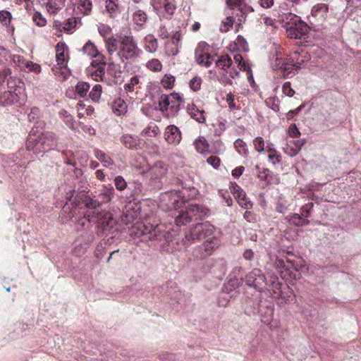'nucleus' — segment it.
<instances>
[{"instance_id": "1", "label": "nucleus", "mask_w": 361, "mask_h": 361, "mask_svg": "<svg viewBox=\"0 0 361 361\" xmlns=\"http://www.w3.org/2000/svg\"><path fill=\"white\" fill-rule=\"evenodd\" d=\"M171 239L173 240V243L166 241L169 246H171V252H173L176 250L181 249V245L187 248L196 240H204L203 245L200 247V250H204V252L200 256L196 255L197 258L202 259L210 255L212 252L216 250L219 245V240L215 235V228L209 222L199 223L191 227L185 233V237L181 239V245L178 239L173 237L171 233ZM168 252H170L169 248H167Z\"/></svg>"}, {"instance_id": "2", "label": "nucleus", "mask_w": 361, "mask_h": 361, "mask_svg": "<svg viewBox=\"0 0 361 361\" xmlns=\"http://www.w3.org/2000/svg\"><path fill=\"white\" fill-rule=\"evenodd\" d=\"M171 239L173 240V243L166 241L169 246H171V252H173L176 250L181 249V245L187 248L196 240H204L203 245L200 247V250H204V252L200 256L196 255L197 258L202 259L210 255L212 252L216 250L219 245V240L215 235V228L209 222L199 223L191 227L185 233V237L181 239V245L178 239L173 237L171 233ZM168 252H170L169 248H167Z\"/></svg>"}, {"instance_id": "3", "label": "nucleus", "mask_w": 361, "mask_h": 361, "mask_svg": "<svg viewBox=\"0 0 361 361\" xmlns=\"http://www.w3.org/2000/svg\"><path fill=\"white\" fill-rule=\"evenodd\" d=\"M37 133V131L32 128L28 135L26 142V148L28 151L32 150L34 153L39 154L46 152L56 146V139L53 133Z\"/></svg>"}, {"instance_id": "4", "label": "nucleus", "mask_w": 361, "mask_h": 361, "mask_svg": "<svg viewBox=\"0 0 361 361\" xmlns=\"http://www.w3.org/2000/svg\"><path fill=\"white\" fill-rule=\"evenodd\" d=\"M162 227L157 222L152 223L150 219H147L143 222L137 224L132 234L134 233L137 237L147 236L150 240H160L164 237L165 241L173 243V240L171 239V233L166 231L164 233Z\"/></svg>"}, {"instance_id": "5", "label": "nucleus", "mask_w": 361, "mask_h": 361, "mask_svg": "<svg viewBox=\"0 0 361 361\" xmlns=\"http://www.w3.org/2000/svg\"><path fill=\"white\" fill-rule=\"evenodd\" d=\"M118 41L120 49L116 56L121 59L122 62H124V60L134 61L142 53L130 33L128 35H121L118 37Z\"/></svg>"}, {"instance_id": "6", "label": "nucleus", "mask_w": 361, "mask_h": 361, "mask_svg": "<svg viewBox=\"0 0 361 361\" xmlns=\"http://www.w3.org/2000/svg\"><path fill=\"white\" fill-rule=\"evenodd\" d=\"M8 91L0 93V106H10L24 100L23 82L18 80V85L14 83L13 86L11 82H8Z\"/></svg>"}, {"instance_id": "7", "label": "nucleus", "mask_w": 361, "mask_h": 361, "mask_svg": "<svg viewBox=\"0 0 361 361\" xmlns=\"http://www.w3.org/2000/svg\"><path fill=\"white\" fill-rule=\"evenodd\" d=\"M209 210L202 205H192L185 211H182L175 218L176 224L178 226L185 225L193 219H200L207 216Z\"/></svg>"}, {"instance_id": "8", "label": "nucleus", "mask_w": 361, "mask_h": 361, "mask_svg": "<svg viewBox=\"0 0 361 361\" xmlns=\"http://www.w3.org/2000/svg\"><path fill=\"white\" fill-rule=\"evenodd\" d=\"M310 59L309 55L304 51H295L286 58V66H285V78H291L302 68V65Z\"/></svg>"}, {"instance_id": "9", "label": "nucleus", "mask_w": 361, "mask_h": 361, "mask_svg": "<svg viewBox=\"0 0 361 361\" xmlns=\"http://www.w3.org/2000/svg\"><path fill=\"white\" fill-rule=\"evenodd\" d=\"M329 13V7L326 4H317L311 10L309 16L310 24L316 29H319L326 21Z\"/></svg>"}, {"instance_id": "10", "label": "nucleus", "mask_w": 361, "mask_h": 361, "mask_svg": "<svg viewBox=\"0 0 361 361\" xmlns=\"http://www.w3.org/2000/svg\"><path fill=\"white\" fill-rule=\"evenodd\" d=\"M247 286L262 291L267 286V279L264 274L259 269L255 268L249 272L245 279Z\"/></svg>"}, {"instance_id": "11", "label": "nucleus", "mask_w": 361, "mask_h": 361, "mask_svg": "<svg viewBox=\"0 0 361 361\" xmlns=\"http://www.w3.org/2000/svg\"><path fill=\"white\" fill-rule=\"evenodd\" d=\"M163 201H168L167 206L169 209H177L181 207L185 200L180 190H171L166 192L162 197Z\"/></svg>"}, {"instance_id": "12", "label": "nucleus", "mask_w": 361, "mask_h": 361, "mask_svg": "<svg viewBox=\"0 0 361 361\" xmlns=\"http://www.w3.org/2000/svg\"><path fill=\"white\" fill-rule=\"evenodd\" d=\"M163 201H168L167 206L169 209H177L181 207L185 200L180 190H171L166 192L162 197Z\"/></svg>"}, {"instance_id": "13", "label": "nucleus", "mask_w": 361, "mask_h": 361, "mask_svg": "<svg viewBox=\"0 0 361 361\" xmlns=\"http://www.w3.org/2000/svg\"><path fill=\"white\" fill-rule=\"evenodd\" d=\"M141 207L139 204L129 202L123 210L121 220L126 224H130L139 217Z\"/></svg>"}, {"instance_id": "14", "label": "nucleus", "mask_w": 361, "mask_h": 361, "mask_svg": "<svg viewBox=\"0 0 361 361\" xmlns=\"http://www.w3.org/2000/svg\"><path fill=\"white\" fill-rule=\"evenodd\" d=\"M168 168L163 161H157L149 169V176L151 179L159 183H163L166 180Z\"/></svg>"}, {"instance_id": "15", "label": "nucleus", "mask_w": 361, "mask_h": 361, "mask_svg": "<svg viewBox=\"0 0 361 361\" xmlns=\"http://www.w3.org/2000/svg\"><path fill=\"white\" fill-rule=\"evenodd\" d=\"M116 225V220L111 214H105L98 221V232L108 235Z\"/></svg>"}, {"instance_id": "16", "label": "nucleus", "mask_w": 361, "mask_h": 361, "mask_svg": "<svg viewBox=\"0 0 361 361\" xmlns=\"http://www.w3.org/2000/svg\"><path fill=\"white\" fill-rule=\"evenodd\" d=\"M282 51L280 48L276 49L274 52L270 54L269 61L271 66L274 70H281L285 77V66H286V61L282 57Z\"/></svg>"}, {"instance_id": "17", "label": "nucleus", "mask_w": 361, "mask_h": 361, "mask_svg": "<svg viewBox=\"0 0 361 361\" xmlns=\"http://www.w3.org/2000/svg\"><path fill=\"white\" fill-rule=\"evenodd\" d=\"M65 49L66 45L63 43H58L56 47V59L58 65L61 66L60 72L63 80L67 79L69 76V73L63 67L66 65Z\"/></svg>"}, {"instance_id": "18", "label": "nucleus", "mask_w": 361, "mask_h": 361, "mask_svg": "<svg viewBox=\"0 0 361 361\" xmlns=\"http://www.w3.org/2000/svg\"><path fill=\"white\" fill-rule=\"evenodd\" d=\"M206 46H207V44L205 42L200 43L195 50V54L196 61L198 64L204 66L205 67H209L212 63L213 58L209 54L203 51L202 48Z\"/></svg>"}, {"instance_id": "19", "label": "nucleus", "mask_w": 361, "mask_h": 361, "mask_svg": "<svg viewBox=\"0 0 361 361\" xmlns=\"http://www.w3.org/2000/svg\"><path fill=\"white\" fill-rule=\"evenodd\" d=\"M181 98L178 94H173L171 96L166 94H162L160 100L159 101V105L160 109L167 110L168 107L171 104L172 108H178L180 106Z\"/></svg>"}, {"instance_id": "20", "label": "nucleus", "mask_w": 361, "mask_h": 361, "mask_svg": "<svg viewBox=\"0 0 361 361\" xmlns=\"http://www.w3.org/2000/svg\"><path fill=\"white\" fill-rule=\"evenodd\" d=\"M164 137L168 143L176 145L180 142L181 133L178 127L171 125L166 128Z\"/></svg>"}, {"instance_id": "21", "label": "nucleus", "mask_w": 361, "mask_h": 361, "mask_svg": "<svg viewBox=\"0 0 361 361\" xmlns=\"http://www.w3.org/2000/svg\"><path fill=\"white\" fill-rule=\"evenodd\" d=\"M288 27L286 30L288 35L293 39H302L307 31L306 25L301 20L293 26H288Z\"/></svg>"}, {"instance_id": "22", "label": "nucleus", "mask_w": 361, "mask_h": 361, "mask_svg": "<svg viewBox=\"0 0 361 361\" xmlns=\"http://www.w3.org/2000/svg\"><path fill=\"white\" fill-rule=\"evenodd\" d=\"M300 20V18L291 12L287 13L279 14L278 16L277 22L283 24V27L287 30L288 26H293L295 23Z\"/></svg>"}, {"instance_id": "23", "label": "nucleus", "mask_w": 361, "mask_h": 361, "mask_svg": "<svg viewBox=\"0 0 361 361\" xmlns=\"http://www.w3.org/2000/svg\"><path fill=\"white\" fill-rule=\"evenodd\" d=\"M256 169L259 171L258 178L261 180L265 181L267 184H278L279 178L276 174L268 169H264L262 171H259V166H256Z\"/></svg>"}, {"instance_id": "24", "label": "nucleus", "mask_w": 361, "mask_h": 361, "mask_svg": "<svg viewBox=\"0 0 361 361\" xmlns=\"http://www.w3.org/2000/svg\"><path fill=\"white\" fill-rule=\"evenodd\" d=\"M274 264L282 278L286 277L287 274L291 276L292 271L290 269L293 267V264L290 261L288 260L286 262L283 259H276Z\"/></svg>"}, {"instance_id": "25", "label": "nucleus", "mask_w": 361, "mask_h": 361, "mask_svg": "<svg viewBox=\"0 0 361 361\" xmlns=\"http://www.w3.org/2000/svg\"><path fill=\"white\" fill-rule=\"evenodd\" d=\"M187 112L192 118L200 123H204L206 121L204 111L199 109L194 104L188 105Z\"/></svg>"}, {"instance_id": "26", "label": "nucleus", "mask_w": 361, "mask_h": 361, "mask_svg": "<svg viewBox=\"0 0 361 361\" xmlns=\"http://www.w3.org/2000/svg\"><path fill=\"white\" fill-rule=\"evenodd\" d=\"M114 195V189L112 187L106 188L104 187L99 190V192L96 196L99 204L109 202Z\"/></svg>"}, {"instance_id": "27", "label": "nucleus", "mask_w": 361, "mask_h": 361, "mask_svg": "<svg viewBox=\"0 0 361 361\" xmlns=\"http://www.w3.org/2000/svg\"><path fill=\"white\" fill-rule=\"evenodd\" d=\"M147 16L146 13L142 10H137L133 14V21L137 26V30L142 28L146 23Z\"/></svg>"}, {"instance_id": "28", "label": "nucleus", "mask_w": 361, "mask_h": 361, "mask_svg": "<svg viewBox=\"0 0 361 361\" xmlns=\"http://www.w3.org/2000/svg\"><path fill=\"white\" fill-rule=\"evenodd\" d=\"M77 8L83 15L88 16L91 13L92 4L90 0H76Z\"/></svg>"}, {"instance_id": "29", "label": "nucleus", "mask_w": 361, "mask_h": 361, "mask_svg": "<svg viewBox=\"0 0 361 361\" xmlns=\"http://www.w3.org/2000/svg\"><path fill=\"white\" fill-rule=\"evenodd\" d=\"M232 63L233 61L228 55H222L216 61V67L226 73H228V70L231 67Z\"/></svg>"}, {"instance_id": "30", "label": "nucleus", "mask_w": 361, "mask_h": 361, "mask_svg": "<svg viewBox=\"0 0 361 361\" xmlns=\"http://www.w3.org/2000/svg\"><path fill=\"white\" fill-rule=\"evenodd\" d=\"M104 41L107 52L109 55V59H111L112 55L115 53L116 54L117 52L119 51L118 47V40L113 37H109V38H106Z\"/></svg>"}, {"instance_id": "31", "label": "nucleus", "mask_w": 361, "mask_h": 361, "mask_svg": "<svg viewBox=\"0 0 361 361\" xmlns=\"http://www.w3.org/2000/svg\"><path fill=\"white\" fill-rule=\"evenodd\" d=\"M94 156L106 167H110L114 164V161L111 157L100 149H96L94 151Z\"/></svg>"}, {"instance_id": "32", "label": "nucleus", "mask_w": 361, "mask_h": 361, "mask_svg": "<svg viewBox=\"0 0 361 361\" xmlns=\"http://www.w3.org/2000/svg\"><path fill=\"white\" fill-rule=\"evenodd\" d=\"M145 50L150 53L156 51L158 48V42L154 36L153 35H148L145 37Z\"/></svg>"}, {"instance_id": "33", "label": "nucleus", "mask_w": 361, "mask_h": 361, "mask_svg": "<svg viewBox=\"0 0 361 361\" xmlns=\"http://www.w3.org/2000/svg\"><path fill=\"white\" fill-rule=\"evenodd\" d=\"M66 0H49L47 3L48 11L56 13L64 6Z\"/></svg>"}, {"instance_id": "34", "label": "nucleus", "mask_w": 361, "mask_h": 361, "mask_svg": "<svg viewBox=\"0 0 361 361\" xmlns=\"http://www.w3.org/2000/svg\"><path fill=\"white\" fill-rule=\"evenodd\" d=\"M196 150L202 154H205L209 152V145L207 141L202 137H200L193 142Z\"/></svg>"}, {"instance_id": "35", "label": "nucleus", "mask_w": 361, "mask_h": 361, "mask_svg": "<svg viewBox=\"0 0 361 361\" xmlns=\"http://www.w3.org/2000/svg\"><path fill=\"white\" fill-rule=\"evenodd\" d=\"M267 152L269 153L268 159L269 161L274 165L281 162V154L271 146H267Z\"/></svg>"}, {"instance_id": "36", "label": "nucleus", "mask_w": 361, "mask_h": 361, "mask_svg": "<svg viewBox=\"0 0 361 361\" xmlns=\"http://www.w3.org/2000/svg\"><path fill=\"white\" fill-rule=\"evenodd\" d=\"M113 110L117 115L124 114L127 111V105L124 100L121 98L116 99L113 105Z\"/></svg>"}, {"instance_id": "37", "label": "nucleus", "mask_w": 361, "mask_h": 361, "mask_svg": "<svg viewBox=\"0 0 361 361\" xmlns=\"http://www.w3.org/2000/svg\"><path fill=\"white\" fill-rule=\"evenodd\" d=\"M290 224L296 226H304L308 225L310 224V221L303 217L301 214H293L290 219Z\"/></svg>"}, {"instance_id": "38", "label": "nucleus", "mask_w": 361, "mask_h": 361, "mask_svg": "<svg viewBox=\"0 0 361 361\" xmlns=\"http://www.w3.org/2000/svg\"><path fill=\"white\" fill-rule=\"evenodd\" d=\"M243 283V278L232 277V275L228 276V283L225 286L227 291H231L233 289L238 288Z\"/></svg>"}, {"instance_id": "39", "label": "nucleus", "mask_w": 361, "mask_h": 361, "mask_svg": "<svg viewBox=\"0 0 361 361\" xmlns=\"http://www.w3.org/2000/svg\"><path fill=\"white\" fill-rule=\"evenodd\" d=\"M235 148L238 152L243 157H246L249 154L248 149L245 142L241 139H237L234 142Z\"/></svg>"}, {"instance_id": "40", "label": "nucleus", "mask_w": 361, "mask_h": 361, "mask_svg": "<svg viewBox=\"0 0 361 361\" xmlns=\"http://www.w3.org/2000/svg\"><path fill=\"white\" fill-rule=\"evenodd\" d=\"M233 60L235 63L238 65V67L240 70L243 71H250V67L249 65L245 61L241 54H236L233 56Z\"/></svg>"}, {"instance_id": "41", "label": "nucleus", "mask_w": 361, "mask_h": 361, "mask_svg": "<svg viewBox=\"0 0 361 361\" xmlns=\"http://www.w3.org/2000/svg\"><path fill=\"white\" fill-rule=\"evenodd\" d=\"M90 85L85 82H79L75 86V92L80 97H84L87 95L89 90Z\"/></svg>"}, {"instance_id": "42", "label": "nucleus", "mask_w": 361, "mask_h": 361, "mask_svg": "<svg viewBox=\"0 0 361 361\" xmlns=\"http://www.w3.org/2000/svg\"><path fill=\"white\" fill-rule=\"evenodd\" d=\"M91 75L94 80L103 81L104 77L105 75V67L104 64L99 65L97 68H95L94 71L91 72Z\"/></svg>"}, {"instance_id": "43", "label": "nucleus", "mask_w": 361, "mask_h": 361, "mask_svg": "<svg viewBox=\"0 0 361 361\" xmlns=\"http://www.w3.org/2000/svg\"><path fill=\"white\" fill-rule=\"evenodd\" d=\"M59 114L66 124L69 128L74 129L75 122L73 121V116L66 110H61Z\"/></svg>"}, {"instance_id": "44", "label": "nucleus", "mask_w": 361, "mask_h": 361, "mask_svg": "<svg viewBox=\"0 0 361 361\" xmlns=\"http://www.w3.org/2000/svg\"><path fill=\"white\" fill-rule=\"evenodd\" d=\"M102 94V86L99 84L95 85L90 92V97L93 102H99Z\"/></svg>"}, {"instance_id": "45", "label": "nucleus", "mask_w": 361, "mask_h": 361, "mask_svg": "<svg viewBox=\"0 0 361 361\" xmlns=\"http://www.w3.org/2000/svg\"><path fill=\"white\" fill-rule=\"evenodd\" d=\"M82 50L84 53L87 54V55L94 57V56H97V52L99 51L97 49V47L95 45L91 42L90 41L87 42L85 46L82 48Z\"/></svg>"}, {"instance_id": "46", "label": "nucleus", "mask_w": 361, "mask_h": 361, "mask_svg": "<svg viewBox=\"0 0 361 361\" xmlns=\"http://www.w3.org/2000/svg\"><path fill=\"white\" fill-rule=\"evenodd\" d=\"M118 8V0H106V9L111 16L117 13Z\"/></svg>"}, {"instance_id": "47", "label": "nucleus", "mask_w": 361, "mask_h": 361, "mask_svg": "<svg viewBox=\"0 0 361 361\" xmlns=\"http://www.w3.org/2000/svg\"><path fill=\"white\" fill-rule=\"evenodd\" d=\"M164 8L165 13L169 16H172L176 9V6L172 0H166L164 4L161 5V9Z\"/></svg>"}, {"instance_id": "48", "label": "nucleus", "mask_w": 361, "mask_h": 361, "mask_svg": "<svg viewBox=\"0 0 361 361\" xmlns=\"http://www.w3.org/2000/svg\"><path fill=\"white\" fill-rule=\"evenodd\" d=\"M121 140L124 145L129 149H133L137 145V140L129 135H123Z\"/></svg>"}, {"instance_id": "49", "label": "nucleus", "mask_w": 361, "mask_h": 361, "mask_svg": "<svg viewBox=\"0 0 361 361\" xmlns=\"http://www.w3.org/2000/svg\"><path fill=\"white\" fill-rule=\"evenodd\" d=\"M98 32L104 38L105 40L106 38L111 37L110 35L111 34V28L108 25L100 24L98 26Z\"/></svg>"}, {"instance_id": "50", "label": "nucleus", "mask_w": 361, "mask_h": 361, "mask_svg": "<svg viewBox=\"0 0 361 361\" xmlns=\"http://www.w3.org/2000/svg\"><path fill=\"white\" fill-rule=\"evenodd\" d=\"M12 19L11 13L7 11H0V22L2 25L8 26L10 25Z\"/></svg>"}, {"instance_id": "51", "label": "nucleus", "mask_w": 361, "mask_h": 361, "mask_svg": "<svg viewBox=\"0 0 361 361\" xmlns=\"http://www.w3.org/2000/svg\"><path fill=\"white\" fill-rule=\"evenodd\" d=\"M253 145L255 149L258 152L261 153L264 150V140L261 137H256L253 139Z\"/></svg>"}, {"instance_id": "52", "label": "nucleus", "mask_w": 361, "mask_h": 361, "mask_svg": "<svg viewBox=\"0 0 361 361\" xmlns=\"http://www.w3.org/2000/svg\"><path fill=\"white\" fill-rule=\"evenodd\" d=\"M139 83V77L135 75L130 78V81L124 85V90L128 92H133L135 86Z\"/></svg>"}, {"instance_id": "53", "label": "nucleus", "mask_w": 361, "mask_h": 361, "mask_svg": "<svg viewBox=\"0 0 361 361\" xmlns=\"http://www.w3.org/2000/svg\"><path fill=\"white\" fill-rule=\"evenodd\" d=\"M233 22L234 19L233 17H227L226 20L222 22L221 24L219 27L220 31L224 32L228 31L229 29L233 26Z\"/></svg>"}, {"instance_id": "54", "label": "nucleus", "mask_w": 361, "mask_h": 361, "mask_svg": "<svg viewBox=\"0 0 361 361\" xmlns=\"http://www.w3.org/2000/svg\"><path fill=\"white\" fill-rule=\"evenodd\" d=\"M11 71L9 68H4L3 71H0V83L4 82L5 80L8 82H11V85L14 82L11 80Z\"/></svg>"}, {"instance_id": "55", "label": "nucleus", "mask_w": 361, "mask_h": 361, "mask_svg": "<svg viewBox=\"0 0 361 361\" xmlns=\"http://www.w3.org/2000/svg\"><path fill=\"white\" fill-rule=\"evenodd\" d=\"M314 204L312 202H308L303 205L300 209V214L301 215L307 219L310 216L312 210L313 209Z\"/></svg>"}, {"instance_id": "56", "label": "nucleus", "mask_w": 361, "mask_h": 361, "mask_svg": "<svg viewBox=\"0 0 361 361\" xmlns=\"http://www.w3.org/2000/svg\"><path fill=\"white\" fill-rule=\"evenodd\" d=\"M174 82L175 78L173 76L166 75L161 80V85L165 88L171 89L173 87Z\"/></svg>"}, {"instance_id": "57", "label": "nucleus", "mask_w": 361, "mask_h": 361, "mask_svg": "<svg viewBox=\"0 0 361 361\" xmlns=\"http://www.w3.org/2000/svg\"><path fill=\"white\" fill-rule=\"evenodd\" d=\"M114 185H115L116 189L120 191L123 190L127 186V183H126V180L121 176H118L115 178Z\"/></svg>"}, {"instance_id": "58", "label": "nucleus", "mask_w": 361, "mask_h": 361, "mask_svg": "<svg viewBox=\"0 0 361 361\" xmlns=\"http://www.w3.org/2000/svg\"><path fill=\"white\" fill-rule=\"evenodd\" d=\"M12 61L15 65L18 66L20 69H23L25 68L26 66V62H28L27 61H25L23 57L19 56V55H13L12 56Z\"/></svg>"}, {"instance_id": "59", "label": "nucleus", "mask_w": 361, "mask_h": 361, "mask_svg": "<svg viewBox=\"0 0 361 361\" xmlns=\"http://www.w3.org/2000/svg\"><path fill=\"white\" fill-rule=\"evenodd\" d=\"M226 121L223 118L218 120L217 128L215 129L214 133L216 135L220 136L223 132L226 129Z\"/></svg>"}, {"instance_id": "60", "label": "nucleus", "mask_w": 361, "mask_h": 361, "mask_svg": "<svg viewBox=\"0 0 361 361\" xmlns=\"http://www.w3.org/2000/svg\"><path fill=\"white\" fill-rule=\"evenodd\" d=\"M85 204L87 207L93 208V209H95L97 207L100 206L98 200H97L96 196H94V198L90 197H86L85 200Z\"/></svg>"}, {"instance_id": "61", "label": "nucleus", "mask_w": 361, "mask_h": 361, "mask_svg": "<svg viewBox=\"0 0 361 361\" xmlns=\"http://www.w3.org/2000/svg\"><path fill=\"white\" fill-rule=\"evenodd\" d=\"M147 67L154 71H161L162 65L158 59H152L147 63Z\"/></svg>"}, {"instance_id": "62", "label": "nucleus", "mask_w": 361, "mask_h": 361, "mask_svg": "<svg viewBox=\"0 0 361 361\" xmlns=\"http://www.w3.org/2000/svg\"><path fill=\"white\" fill-rule=\"evenodd\" d=\"M66 159H64V163L68 165H71L75 166L76 165L75 161V155L71 151L65 152Z\"/></svg>"}, {"instance_id": "63", "label": "nucleus", "mask_w": 361, "mask_h": 361, "mask_svg": "<svg viewBox=\"0 0 361 361\" xmlns=\"http://www.w3.org/2000/svg\"><path fill=\"white\" fill-rule=\"evenodd\" d=\"M33 21L38 26L42 27L46 25L47 20L39 12H36L33 16Z\"/></svg>"}, {"instance_id": "64", "label": "nucleus", "mask_w": 361, "mask_h": 361, "mask_svg": "<svg viewBox=\"0 0 361 361\" xmlns=\"http://www.w3.org/2000/svg\"><path fill=\"white\" fill-rule=\"evenodd\" d=\"M202 80L200 77H194L189 82L190 87L193 91H197L200 89Z\"/></svg>"}]
</instances>
